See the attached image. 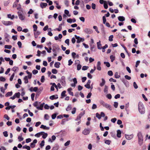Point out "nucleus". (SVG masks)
Returning <instances> with one entry per match:
<instances>
[{
    "instance_id": "nucleus-64",
    "label": "nucleus",
    "mask_w": 150,
    "mask_h": 150,
    "mask_svg": "<svg viewBox=\"0 0 150 150\" xmlns=\"http://www.w3.org/2000/svg\"><path fill=\"white\" fill-rule=\"evenodd\" d=\"M58 149V146H54L52 149V150H57Z\"/></svg>"
},
{
    "instance_id": "nucleus-26",
    "label": "nucleus",
    "mask_w": 150,
    "mask_h": 150,
    "mask_svg": "<svg viewBox=\"0 0 150 150\" xmlns=\"http://www.w3.org/2000/svg\"><path fill=\"white\" fill-rule=\"evenodd\" d=\"M102 82L100 83V86L101 87L103 86L104 85L105 83V79L103 78L102 79Z\"/></svg>"
},
{
    "instance_id": "nucleus-11",
    "label": "nucleus",
    "mask_w": 150,
    "mask_h": 150,
    "mask_svg": "<svg viewBox=\"0 0 150 150\" xmlns=\"http://www.w3.org/2000/svg\"><path fill=\"white\" fill-rule=\"evenodd\" d=\"M125 137L126 138L127 140H130L132 139L134 137V135L133 134H132L130 135L125 134Z\"/></svg>"
},
{
    "instance_id": "nucleus-33",
    "label": "nucleus",
    "mask_w": 150,
    "mask_h": 150,
    "mask_svg": "<svg viewBox=\"0 0 150 150\" xmlns=\"http://www.w3.org/2000/svg\"><path fill=\"white\" fill-rule=\"evenodd\" d=\"M58 98V96H55L54 95H52L50 97V99L53 100L54 99H57Z\"/></svg>"
},
{
    "instance_id": "nucleus-28",
    "label": "nucleus",
    "mask_w": 150,
    "mask_h": 150,
    "mask_svg": "<svg viewBox=\"0 0 150 150\" xmlns=\"http://www.w3.org/2000/svg\"><path fill=\"white\" fill-rule=\"evenodd\" d=\"M13 92L12 91L8 92L5 95V96L6 97L10 96H11Z\"/></svg>"
},
{
    "instance_id": "nucleus-44",
    "label": "nucleus",
    "mask_w": 150,
    "mask_h": 150,
    "mask_svg": "<svg viewBox=\"0 0 150 150\" xmlns=\"http://www.w3.org/2000/svg\"><path fill=\"white\" fill-rule=\"evenodd\" d=\"M14 76H15V73H13L11 75V77L10 78V81H12L13 80V78Z\"/></svg>"
},
{
    "instance_id": "nucleus-59",
    "label": "nucleus",
    "mask_w": 150,
    "mask_h": 150,
    "mask_svg": "<svg viewBox=\"0 0 150 150\" xmlns=\"http://www.w3.org/2000/svg\"><path fill=\"white\" fill-rule=\"evenodd\" d=\"M104 7L105 9H107L108 8V5L106 2L104 3Z\"/></svg>"
},
{
    "instance_id": "nucleus-3",
    "label": "nucleus",
    "mask_w": 150,
    "mask_h": 150,
    "mask_svg": "<svg viewBox=\"0 0 150 150\" xmlns=\"http://www.w3.org/2000/svg\"><path fill=\"white\" fill-rule=\"evenodd\" d=\"M18 17L21 20L23 21L25 19V17L22 10H19V11H18Z\"/></svg>"
},
{
    "instance_id": "nucleus-12",
    "label": "nucleus",
    "mask_w": 150,
    "mask_h": 150,
    "mask_svg": "<svg viewBox=\"0 0 150 150\" xmlns=\"http://www.w3.org/2000/svg\"><path fill=\"white\" fill-rule=\"evenodd\" d=\"M81 117L78 115L76 119L75 120L76 121H78L77 122H76V124L77 125H78L81 122L80 119Z\"/></svg>"
},
{
    "instance_id": "nucleus-32",
    "label": "nucleus",
    "mask_w": 150,
    "mask_h": 150,
    "mask_svg": "<svg viewBox=\"0 0 150 150\" xmlns=\"http://www.w3.org/2000/svg\"><path fill=\"white\" fill-rule=\"evenodd\" d=\"M120 75L118 74L117 72H116L115 73V78L118 79L120 77Z\"/></svg>"
},
{
    "instance_id": "nucleus-14",
    "label": "nucleus",
    "mask_w": 150,
    "mask_h": 150,
    "mask_svg": "<svg viewBox=\"0 0 150 150\" xmlns=\"http://www.w3.org/2000/svg\"><path fill=\"white\" fill-rule=\"evenodd\" d=\"M122 81L123 83L125 84V86L127 87H128L129 86V83L128 81L125 80L124 79H123L122 80Z\"/></svg>"
},
{
    "instance_id": "nucleus-1",
    "label": "nucleus",
    "mask_w": 150,
    "mask_h": 150,
    "mask_svg": "<svg viewBox=\"0 0 150 150\" xmlns=\"http://www.w3.org/2000/svg\"><path fill=\"white\" fill-rule=\"evenodd\" d=\"M137 135L138 139V144L140 146H141L143 144L144 141L143 136L142 133L140 131L138 132Z\"/></svg>"
},
{
    "instance_id": "nucleus-34",
    "label": "nucleus",
    "mask_w": 150,
    "mask_h": 150,
    "mask_svg": "<svg viewBox=\"0 0 150 150\" xmlns=\"http://www.w3.org/2000/svg\"><path fill=\"white\" fill-rule=\"evenodd\" d=\"M40 32L38 31H37V32H35L34 33L35 37V38H37L38 37V36L40 35Z\"/></svg>"
},
{
    "instance_id": "nucleus-38",
    "label": "nucleus",
    "mask_w": 150,
    "mask_h": 150,
    "mask_svg": "<svg viewBox=\"0 0 150 150\" xmlns=\"http://www.w3.org/2000/svg\"><path fill=\"white\" fill-rule=\"evenodd\" d=\"M47 135H48L47 134V133H45L44 132V133H43V134L42 135V137L44 139H45L47 137Z\"/></svg>"
},
{
    "instance_id": "nucleus-45",
    "label": "nucleus",
    "mask_w": 150,
    "mask_h": 150,
    "mask_svg": "<svg viewBox=\"0 0 150 150\" xmlns=\"http://www.w3.org/2000/svg\"><path fill=\"white\" fill-rule=\"evenodd\" d=\"M111 142V141L109 140H106L105 142V143L108 145H110Z\"/></svg>"
},
{
    "instance_id": "nucleus-20",
    "label": "nucleus",
    "mask_w": 150,
    "mask_h": 150,
    "mask_svg": "<svg viewBox=\"0 0 150 150\" xmlns=\"http://www.w3.org/2000/svg\"><path fill=\"white\" fill-rule=\"evenodd\" d=\"M38 90V88L37 87H35L33 88V87H31L30 88L29 90L30 91L32 92L34 91V92H36Z\"/></svg>"
},
{
    "instance_id": "nucleus-24",
    "label": "nucleus",
    "mask_w": 150,
    "mask_h": 150,
    "mask_svg": "<svg viewBox=\"0 0 150 150\" xmlns=\"http://www.w3.org/2000/svg\"><path fill=\"white\" fill-rule=\"evenodd\" d=\"M40 128H41L43 129H45L48 130L50 128L48 127H47L45 125H41L40 127Z\"/></svg>"
},
{
    "instance_id": "nucleus-50",
    "label": "nucleus",
    "mask_w": 150,
    "mask_h": 150,
    "mask_svg": "<svg viewBox=\"0 0 150 150\" xmlns=\"http://www.w3.org/2000/svg\"><path fill=\"white\" fill-rule=\"evenodd\" d=\"M0 81H1L4 82L6 81V79L3 76H0Z\"/></svg>"
},
{
    "instance_id": "nucleus-10",
    "label": "nucleus",
    "mask_w": 150,
    "mask_h": 150,
    "mask_svg": "<svg viewBox=\"0 0 150 150\" xmlns=\"http://www.w3.org/2000/svg\"><path fill=\"white\" fill-rule=\"evenodd\" d=\"M73 80L74 83H71V86L72 87H75L76 86V84L77 83V81L76 79L75 78L73 79Z\"/></svg>"
},
{
    "instance_id": "nucleus-16",
    "label": "nucleus",
    "mask_w": 150,
    "mask_h": 150,
    "mask_svg": "<svg viewBox=\"0 0 150 150\" xmlns=\"http://www.w3.org/2000/svg\"><path fill=\"white\" fill-rule=\"evenodd\" d=\"M19 70V68L17 67H14L11 70L16 73Z\"/></svg>"
},
{
    "instance_id": "nucleus-57",
    "label": "nucleus",
    "mask_w": 150,
    "mask_h": 150,
    "mask_svg": "<svg viewBox=\"0 0 150 150\" xmlns=\"http://www.w3.org/2000/svg\"><path fill=\"white\" fill-rule=\"evenodd\" d=\"M21 5L20 4H18L17 8V9L19 11V10H22L21 8Z\"/></svg>"
},
{
    "instance_id": "nucleus-41",
    "label": "nucleus",
    "mask_w": 150,
    "mask_h": 150,
    "mask_svg": "<svg viewBox=\"0 0 150 150\" xmlns=\"http://www.w3.org/2000/svg\"><path fill=\"white\" fill-rule=\"evenodd\" d=\"M43 106L42 105L40 104V106H38V107H37V109L38 110H43Z\"/></svg>"
},
{
    "instance_id": "nucleus-18",
    "label": "nucleus",
    "mask_w": 150,
    "mask_h": 150,
    "mask_svg": "<svg viewBox=\"0 0 150 150\" xmlns=\"http://www.w3.org/2000/svg\"><path fill=\"white\" fill-rule=\"evenodd\" d=\"M4 36L6 41L7 42H8L9 41V35L7 33H6L5 34Z\"/></svg>"
},
{
    "instance_id": "nucleus-23",
    "label": "nucleus",
    "mask_w": 150,
    "mask_h": 150,
    "mask_svg": "<svg viewBox=\"0 0 150 150\" xmlns=\"http://www.w3.org/2000/svg\"><path fill=\"white\" fill-rule=\"evenodd\" d=\"M121 132L120 130H118L117 131V136L118 138H120L121 137Z\"/></svg>"
},
{
    "instance_id": "nucleus-22",
    "label": "nucleus",
    "mask_w": 150,
    "mask_h": 150,
    "mask_svg": "<svg viewBox=\"0 0 150 150\" xmlns=\"http://www.w3.org/2000/svg\"><path fill=\"white\" fill-rule=\"evenodd\" d=\"M53 48L57 50H58L59 49V47L58 45L56 44H54L52 46Z\"/></svg>"
},
{
    "instance_id": "nucleus-19",
    "label": "nucleus",
    "mask_w": 150,
    "mask_h": 150,
    "mask_svg": "<svg viewBox=\"0 0 150 150\" xmlns=\"http://www.w3.org/2000/svg\"><path fill=\"white\" fill-rule=\"evenodd\" d=\"M118 19L120 21H125V18L123 16H119L118 17Z\"/></svg>"
},
{
    "instance_id": "nucleus-51",
    "label": "nucleus",
    "mask_w": 150,
    "mask_h": 150,
    "mask_svg": "<svg viewBox=\"0 0 150 150\" xmlns=\"http://www.w3.org/2000/svg\"><path fill=\"white\" fill-rule=\"evenodd\" d=\"M88 68V67L85 66H83L82 67V70H86Z\"/></svg>"
},
{
    "instance_id": "nucleus-55",
    "label": "nucleus",
    "mask_w": 150,
    "mask_h": 150,
    "mask_svg": "<svg viewBox=\"0 0 150 150\" xmlns=\"http://www.w3.org/2000/svg\"><path fill=\"white\" fill-rule=\"evenodd\" d=\"M104 64L106 65V66L108 67H109L110 66V64L109 62H104Z\"/></svg>"
},
{
    "instance_id": "nucleus-35",
    "label": "nucleus",
    "mask_w": 150,
    "mask_h": 150,
    "mask_svg": "<svg viewBox=\"0 0 150 150\" xmlns=\"http://www.w3.org/2000/svg\"><path fill=\"white\" fill-rule=\"evenodd\" d=\"M20 93L19 92L16 93L14 94V95L15 96V97H16L17 98H19L20 97Z\"/></svg>"
},
{
    "instance_id": "nucleus-21",
    "label": "nucleus",
    "mask_w": 150,
    "mask_h": 150,
    "mask_svg": "<svg viewBox=\"0 0 150 150\" xmlns=\"http://www.w3.org/2000/svg\"><path fill=\"white\" fill-rule=\"evenodd\" d=\"M100 64L101 63L100 61H98L97 63V69L99 71H100L101 70V68L100 67Z\"/></svg>"
},
{
    "instance_id": "nucleus-61",
    "label": "nucleus",
    "mask_w": 150,
    "mask_h": 150,
    "mask_svg": "<svg viewBox=\"0 0 150 150\" xmlns=\"http://www.w3.org/2000/svg\"><path fill=\"white\" fill-rule=\"evenodd\" d=\"M45 76H41V80H40L41 81L42 83L44 82L45 81Z\"/></svg>"
},
{
    "instance_id": "nucleus-17",
    "label": "nucleus",
    "mask_w": 150,
    "mask_h": 150,
    "mask_svg": "<svg viewBox=\"0 0 150 150\" xmlns=\"http://www.w3.org/2000/svg\"><path fill=\"white\" fill-rule=\"evenodd\" d=\"M40 102H38V101H36L33 103V105L35 107L37 108V107H38V106L40 105Z\"/></svg>"
},
{
    "instance_id": "nucleus-54",
    "label": "nucleus",
    "mask_w": 150,
    "mask_h": 150,
    "mask_svg": "<svg viewBox=\"0 0 150 150\" xmlns=\"http://www.w3.org/2000/svg\"><path fill=\"white\" fill-rule=\"evenodd\" d=\"M5 61L4 59V58L2 57H0V65L1 64H2V62H4Z\"/></svg>"
},
{
    "instance_id": "nucleus-5",
    "label": "nucleus",
    "mask_w": 150,
    "mask_h": 150,
    "mask_svg": "<svg viewBox=\"0 0 150 150\" xmlns=\"http://www.w3.org/2000/svg\"><path fill=\"white\" fill-rule=\"evenodd\" d=\"M74 36L75 38L77 39L76 42L78 43H79L81 42H83L85 40L83 38H81L76 35H75Z\"/></svg>"
},
{
    "instance_id": "nucleus-63",
    "label": "nucleus",
    "mask_w": 150,
    "mask_h": 150,
    "mask_svg": "<svg viewBox=\"0 0 150 150\" xmlns=\"http://www.w3.org/2000/svg\"><path fill=\"white\" fill-rule=\"evenodd\" d=\"M57 116V114L55 113L53 114L52 115V119H55Z\"/></svg>"
},
{
    "instance_id": "nucleus-29",
    "label": "nucleus",
    "mask_w": 150,
    "mask_h": 150,
    "mask_svg": "<svg viewBox=\"0 0 150 150\" xmlns=\"http://www.w3.org/2000/svg\"><path fill=\"white\" fill-rule=\"evenodd\" d=\"M60 64L59 62H56L54 64V67L56 68H59V65Z\"/></svg>"
},
{
    "instance_id": "nucleus-56",
    "label": "nucleus",
    "mask_w": 150,
    "mask_h": 150,
    "mask_svg": "<svg viewBox=\"0 0 150 150\" xmlns=\"http://www.w3.org/2000/svg\"><path fill=\"white\" fill-rule=\"evenodd\" d=\"M92 8L93 9H95L96 8V4L94 3H92L91 4Z\"/></svg>"
},
{
    "instance_id": "nucleus-2",
    "label": "nucleus",
    "mask_w": 150,
    "mask_h": 150,
    "mask_svg": "<svg viewBox=\"0 0 150 150\" xmlns=\"http://www.w3.org/2000/svg\"><path fill=\"white\" fill-rule=\"evenodd\" d=\"M138 110L139 112L141 114H143L145 112V108L143 104L141 102L139 103Z\"/></svg>"
},
{
    "instance_id": "nucleus-48",
    "label": "nucleus",
    "mask_w": 150,
    "mask_h": 150,
    "mask_svg": "<svg viewBox=\"0 0 150 150\" xmlns=\"http://www.w3.org/2000/svg\"><path fill=\"white\" fill-rule=\"evenodd\" d=\"M61 25H62L61 24H60L59 25V28H56V29H54V30H57L59 31H61V29H62V28L61 27Z\"/></svg>"
},
{
    "instance_id": "nucleus-36",
    "label": "nucleus",
    "mask_w": 150,
    "mask_h": 150,
    "mask_svg": "<svg viewBox=\"0 0 150 150\" xmlns=\"http://www.w3.org/2000/svg\"><path fill=\"white\" fill-rule=\"evenodd\" d=\"M7 17L8 18H10L11 19H13L14 17V16L13 15L11 16V14H8L7 15Z\"/></svg>"
},
{
    "instance_id": "nucleus-9",
    "label": "nucleus",
    "mask_w": 150,
    "mask_h": 150,
    "mask_svg": "<svg viewBox=\"0 0 150 150\" xmlns=\"http://www.w3.org/2000/svg\"><path fill=\"white\" fill-rule=\"evenodd\" d=\"M65 78L64 76H63L62 77L61 80V83L64 86L66 85Z\"/></svg>"
},
{
    "instance_id": "nucleus-6",
    "label": "nucleus",
    "mask_w": 150,
    "mask_h": 150,
    "mask_svg": "<svg viewBox=\"0 0 150 150\" xmlns=\"http://www.w3.org/2000/svg\"><path fill=\"white\" fill-rule=\"evenodd\" d=\"M83 31L85 33L88 34H91L93 33V30L92 29L88 28L84 29Z\"/></svg>"
},
{
    "instance_id": "nucleus-15",
    "label": "nucleus",
    "mask_w": 150,
    "mask_h": 150,
    "mask_svg": "<svg viewBox=\"0 0 150 150\" xmlns=\"http://www.w3.org/2000/svg\"><path fill=\"white\" fill-rule=\"evenodd\" d=\"M47 5L46 3L41 2L40 4V6L42 8L46 7Z\"/></svg>"
},
{
    "instance_id": "nucleus-60",
    "label": "nucleus",
    "mask_w": 150,
    "mask_h": 150,
    "mask_svg": "<svg viewBox=\"0 0 150 150\" xmlns=\"http://www.w3.org/2000/svg\"><path fill=\"white\" fill-rule=\"evenodd\" d=\"M72 19L70 18H68L67 20V22L70 23H72Z\"/></svg>"
},
{
    "instance_id": "nucleus-49",
    "label": "nucleus",
    "mask_w": 150,
    "mask_h": 150,
    "mask_svg": "<svg viewBox=\"0 0 150 150\" xmlns=\"http://www.w3.org/2000/svg\"><path fill=\"white\" fill-rule=\"evenodd\" d=\"M96 116L99 119H100L101 118V116L97 112L96 114Z\"/></svg>"
},
{
    "instance_id": "nucleus-43",
    "label": "nucleus",
    "mask_w": 150,
    "mask_h": 150,
    "mask_svg": "<svg viewBox=\"0 0 150 150\" xmlns=\"http://www.w3.org/2000/svg\"><path fill=\"white\" fill-rule=\"evenodd\" d=\"M108 86L106 85L105 86L104 92L105 93H108Z\"/></svg>"
},
{
    "instance_id": "nucleus-62",
    "label": "nucleus",
    "mask_w": 150,
    "mask_h": 150,
    "mask_svg": "<svg viewBox=\"0 0 150 150\" xmlns=\"http://www.w3.org/2000/svg\"><path fill=\"white\" fill-rule=\"evenodd\" d=\"M133 86L135 89H137L138 88V86L135 82L133 83Z\"/></svg>"
},
{
    "instance_id": "nucleus-4",
    "label": "nucleus",
    "mask_w": 150,
    "mask_h": 150,
    "mask_svg": "<svg viewBox=\"0 0 150 150\" xmlns=\"http://www.w3.org/2000/svg\"><path fill=\"white\" fill-rule=\"evenodd\" d=\"M100 104L103 105L104 107L109 109L110 110H111V107L110 105L108 104L107 103H105L104 101L101 100L100 102Z\"/></svg>"
},
{
    "instance_id": "nucleus-46",
    "label": "nucleus",
    "mask_w": 150,
    "mask_h": 150,
    "mask_svg": "<svg viewBox=\"0 0 150 150\" xmlns=\"http://www.w3.org/2000/svg\"><path fill=\"white\" fill-rule=\"evenodd\" d=\"M52 72L54 74H56L57 73V71L55 69H53L52 70Z\"/></svg>"
},
{
    "instance_id": "nucleus-42",
    "label": "nucleus",
    "mask_w": 150,
    "mask_h": 150,
    "mask_svg": "<svg viewBox=\"0 0 150 150\" xmlns=\"http://www.w3.org/2000/svg\"><path fill=\"white\" fill-rule=\"evenodd\" d=\"M33 31H36L37 29V26L35 24H34L33 25Z\"/></svg>"
},
{
    "instance_id": "nucleus-53",
    "label": "nucleus",
    "mask_w": 150,
    "mask_h": 150,
    "mask_svg": "<svg viewBox=\"0 0 150 150\" xmlns=\"http://www.w3.org/2000/svg\"><path fill=\"white\" fill-rule=\"evenodd\" d=\"M113 35H110L109 38V40L110 41H112L113 40Z\"/></svg>"
},
{
    "instance_id": "nucleus-13",
    "label": "nucleus",
    "mask_w": 150,
    "mask_h": 150,
    "mask_svg": "<svg viewBox=\"0 0 150 150\" xmlns=\"http://www.w3.org/2000/svg\"><path fill=\"white\" fill-rule=\"evenodd\" d=\"M91 82V81L90 80H88L87 83L84 86L86 88L89 89L91 88V86L90 85V83Z\"/></svg>"
},
{
    "instance_id": "nucleus-40",
    "label": "nucleus",
    "mask_w": 150,
    "mask_h": 150,
    "mask_svg": "<svg viewBox=\"0 0 150 150\" xmlns=\"http://www.w3.org/2000/svg\"><path fill=\"white\" fill-rule=\"evenodd\" d=\"M110 59H111V62H112L115 60V57L113 55H111L110 56Z\"/></svg>"
},
{
    "instance_id": "nucleus-7",
    "label": "nucleus",
    "mask_w": 150,
    "mask_h": 150,
    "mask_svg": "<svg viewBox=\"0 0 150 150\" xmlns=\"http://www.w3.org/2000/svg\"><path fill=\"white\" fill-rule=\"evenodd\" d=\"M90 132V130L89 129H85L82 132V133L85 135L88 134Z\"/></svg>"
},
{
    "instance_id": "nucleus-37",
    "label": "nucleus",
    "mask_w": 150,
    "mask_h": 150,
    "mask_svg": "<svg viewBox=\"0 0 150 150\" xmlns=\"http://www.w3.org/2000/svg\"><path fill=\"white\" fill-rule=\"evenodd\" d=\"M81 65L79 63L77 65V69L78 70H79L81 69Z\"/></svg>"
},
{
    "instance_id": "nucleus-52",
    "label": "nucleus",
    "mask_w": 150,
    "mask_h": 150,
    "mask_svg": "<svg viewBox=\"0 0 150 150\" xmlns=\"http://www.w3.org/2000/svg\"><path fill=\"white\" fill-rule=\"evenodd\" d=\"M108 75L111 76L113 75V72L112 71L110 70L108 71Z\"/></svg>"
},
{
    "instance_id": "nucleus-30",
    "label": "nucleus",
    "mask_w": 150,
    "mask_h": 150,
    "mask_svg": "<svg viewBox=\"0 0 150 150\" xmlns=\"http://www.w3.org/2000/svg\"><path fill=\"white\" fill-rule=\"evenodd\" d=\"M65 94H66V91H63L61 93V98H63L65 96Z\"/></svg>"
},
{
    "instance_id": "nucleus-25",
    "label": "nucleus",
    "mask_w": 150,
    "mask_h": 150,
    "mask_svg": "<svg viewBox=\"0 0 150 150\" xmlns=\"http://www.w3.org/2000/svg\"><path fill=\"white\" fill-rule=\"evenodd\" d=\"M97 44L98 48L99 49H101V44L100 43V41L99 40V42H98L97 43Z\"/></svg>"
},
{
    "instance_id": "nucleus-8",
    "label": "nucleus",
    "mask_w": 150,
    "mask_h": 150,
    "mask_svg": "<svg viewBox=\"0 0 150 150\" xmlns=\"http://www.w3.org/2000/svg\"><path fill=\"white\" fill-rule=\"evenodd\" d=\"M3 23L5 25L7 26L12 25L13 24V22L10 21H2Z\"/></svg>"
},
{
    "instance_id": "nucleus-39",
    "label": "nucleus",
    "mask_w": 150,
    "mask_h": 150,
    "mask_svg": "<svg viewBox=\"0 0 150 150\" xmlns=\"http://www.w3.org/2000/svg\"><path fill=\"white\" fill-rule=\"evenodd\" d=\"M11 47L12 46L11 45H5L4 46V48L5 49H11Z\"/></svg>"
},
{
    "instance_id": "nucleus-58",
    "label": "nucleus",
    "mask_w": 150,
    "mask_h": 150,
    "mask_svg": "<svg viewBox=\"0 0 150 150\" xmlns=\"http://www.w3.org/2000/svg\"><path fill=\"white\" fill-rule=\"evenodd\" d=\"M103 23L105 24L106 21V18L105 16H104L103 17Z\"/></svg>"
},
{
    "instance_id": "nucleus-47",
    "label": "nucleus",
    "mask_w": 150,
    "mask_h": 150,
    "mask_svg": "<svg viewBox=\"0 0 150 150\" xmlns=\"http://www.w3.org/2000/svg\"><path fill=\"white\" fill-rule=\"evenodd\" d=\"M85 110H84L82 112H81L79 115L81 117L83 116L85 114Z\"/></svg>"
},
{
    "instance_id": "nucleus-31",
    "label": "nucleus",
    "mask_w": 150,
    "mask_h": 150,
    "mask_svg": "<svg viewBox=\"0 0 150 150\" xmlns=\"http://www.w3.org/2000/svg\"><path fill=\"white\" fill-rule=\"evenodd\" d=\"M108 47V45L107 44H105L104 46L103 47H102L101 49H103L102 52H105V49L106 48Z\"/></svg>"
},
{
    "instance_id": "nucleus-27",
    "label": "nucleus",
    "mask_w": 150,
    "mask_h": 150,
    "mask_svg": "<svg viewBox=\"0 0 150 150\" xmlns=\"http://www.w3.org/2000/svg\"><path fill=\"white\" fill-rule=\"evenodd\" d=\"M23 79L24 80V83H25L26 84L28 82V78L27 76H25L24 77Z\"/></svg>"
}]
</instances>
